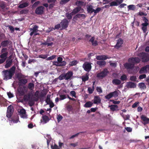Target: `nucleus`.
Here are the masks:
<instances>
[{
	"instance_id": "obj_1",
	"label": "nucleus",
	"mask_w": 149,
	"mask_h": 149,
	"mask_svg": "<svg viewBox=\"0 0 149 149\" xmlns=\"http://www.w3.org/2000/svg\"><path fill=\"white\" fill-rule=\"evenodd\" d=\"M15 67L13 66L9 70H3L2 72L3 79L7 81L11 79L15 73Z\"/></svg>"
},
{
	"instance_id": "obj_2",
	"label": "nucleus",
	"mask_w": 149,
	"mask_h": 149,
	"mask_svg": "<svg viewBox=\"0 0 149 149\" xmlns=\"http://www.w3.org/2000/svg\"><path fill=\"white\" fill-rule=\"evenodd\" d=\"M17 77L19 81V84L20 86L24 85L27 82V79L24 78L25 76L22 73H18L17 74Z\"/></svg>"
},
{
	"instance_id": "obj_3",
	"label": "nucleus",
	"mask_w": 149,
	"mask_h": 149,
	"mask_svg": "<svg viewBox=\"0 0 149 149\" xmlns=\"http://www.w3.org/2000/svg\"><path fill=\"white\" fill-rule=\"evenodd\" d=\"M109 72L107 68H104L100 72L98 73L96 75L97 77L102 79L106 77Z\"/></svg>"
},
{
	"instance_id": "obj_4",
	"label": "nucleus",
	"mask_w": 149,
	"mask_h": 149,
	"mask_svg": "<svg viewBox=\"0 0 149 149\" xmlns=\"http://www.w3.org/2000/svg\"><path fill=\"white\" fill-rule=\"evenodd\" d=\"M138 56L141 58L143 62H146L149 61V57L148 54L145 52L140 53Z\"/></svg>"
},
{
	"instance_id": "obj_5",
	"label": "nucleus",
	"mask_w": 149,
	"mask_h": 149,
	"mask_svg": "<svg viewBox=\"0 0 149 149\" xmlns=\"http://www.w3.org/2000/svg\"><path fill=\"white\" fill-rule=\"evenodd\" d=\"M141 60L138 57H132L128 59V62L134 64V66L135 64L138 63L140 62Z\"/></svg>"
},
{
	"instance_id": "obj_6",
	"label": "nucleus",
	"mask_w": 149,
	"mask_h": 149,
	"mask_svg": "<svg viewBox=\"0 0 149 149\" xmlns=\"http://www.w3.org/2000/svg\"><path fill=\"white\" fill-rule=\"evenodd\" d=\"M45 8L43 6H39L35 10V13L37 15H41L44 12Z\"/></svg>"
},
{
	"instance_id": "obj_7",
	"label": "nucleus",
	"mask_w": 149,
	"mask_h": 149,
	"mask_svg": "<svg viewBox=\"0 0 149 149\" xmlns=\"http://www.w3.org/2000/svg\"><path fill=\"white\" fill-rule=\"evenodd\" d=\"M82 67L84 70L87 72L90 71L91 69V64L87 62L85 63L83 65Z\"/></svg>"
},
{
	"instance_id": "obj_8",
	"label": "nucleus",
	"mask_w": 149,
	"mask_h": 149,
	"mask_svg": "<svg viewBox=\"0 0 149 149\" xmlns=\"http://www.w3.org/2000/svg\"><path fill=\"white\" fill-rule=\"evenodd\" d=\"M69 22L67 19H63L60 23L61 26L63 29L66 28L68 26Z\"/></svg>"
},
{
	"instance_id": "obj_9",
	"label": "nucleus",
	"mask_w": 149,
	"mask_h": 149,
	"mask_svg": "<svg viewBox=\"0 0 149 149\" xmlns=\"http://www.w3.org/2000/svg\"><path fill=\"white\" fill-rule=\"evenodd\" d=\"M31 95V93H29L24 95L23 97V98L25 101H29V104H30V106H32L33 105V104L31 105L30 104V103L32 102L30 100Z\"/></svg>"
},
{
	"instance_id": "obj_10",
	"label": "nucleus",
	"mask_w": 149,
	"mask_h": 149,
	"mask_svg": "<svg viewBox=\"0 0 149 149\" xmlns=\"http://www.w3.org/2000/svg\"><path fill=\"white\" fill-rule=\"evenodd\" d=\"M141 120H142V123L145 125L147 124H149V118L144 115H142L141 117Z\"/></svg>"
},
{
	"instance_id": "obj_11",
	"label": "nucleus",
	"mask_w": 149,
	"mask_h": 149,
	"mask_svg": "<svg viewBox=\"0 0 149 149\" xmlns=\"http://www.w3.org/2000/svg\"><path fill=\"white\" fill-rule=\"evenodd\" d=\"M65 77V80H68L70 79L73 75V73L71 71H69L64 74Z\"/></svg>"
},
{
	"instance_id": "obj_12",
	"label": "nucleus",
	"mask_w": 149,
	"mask_h": 149,
	"mask_svg": "<svg viewBox=\"0 0 149 149\" xmlns=\"http://www.w3.org/2000/svg\"><path fill=\"white\" fill-rule=\"evenodd\" d=\"M123 43V40L122 39L119 38L117 40L116 44L115 46L114 47L117 49H118L122 46Z\"/></svg>"
},
{
	"instance_id": "obj_13",
	"label": "nucleus",
	"mask_w": 149,
	"mask_h": 149,
	"mask_svg": "<svg viewBox=\"0 0 149 149\" xmlns=\"http://www.w3.org/2000/svg\"><path fill=\"white\" fill-rule=\"evenodd\" d=\"M111 57H108L105 55H102L96 56V58L97 60H105L107 59H110Z\"/></svg>"
},
{
	"instance_id": "obj_14",
	"label": "nucleus",
	"mask_w": 149,
	"mask_h": 149,
	"mask_svg": "<svg viewBox=\"0 0 149 149\" xmlns=\"http://www.w3.org/2000/svg\"><path fill=\"white\" fill-rule=\"evenodd\" d=\"M20 117L23 118H27V116L26 114V111L24 109H21L19 112Z\"/></svg>"
},
{
	"instance_id": "obj_15",
	"label": "nucleus",
	"mask_w": 149,
	"mask_h": 149,
	"mask_svg": "<svg viewBox=\"0 0 149 149\" xmlns=\"http://www.w3.org/2000/svg\"><path fill=\"white\" fill-rule=\"evenodd\" d=\"M124 67L127 69H132L134 68V66L133 64H132L131 63L129 62L125 63L124 65Z\"/></svg>"
},
{
	"instance_id": "obj_16",
	"label": "nucleus",
	"mask_w": 149,
	"mask_h": 149,
	"mask_svg": "<svg viewBox=\"0 0 149 149\" xmlns=\"http://www.w3.org/2000/svg\"><path fill=\"white\" fill-rule=\"evenodd\" d=\"M6 64L5 65L6 68H8L10 67L13 63L12 59H7L6 61Z\"/></svg>"
},
{
	"instance_id": "obj_17",
	"label": "nucleus",
	"mask_w": 149,
	"mask_h": 149,
	"mask_svg": "<svg viewBox=\"0 0 149 149\" xmlns=\"http://www.w3.org/2000/svg\"><path fill=\"white\" fill-rule=\"evenodd\" d=\"M126 86L127 88H134L136 87V84L134 82H127Z\"/></svg>"
},
{
	"instance_id": "obj_18",
	"label": "nucleus",
	"mask_w": 149,
	"mask_h": 149,
	"mask_svg": "<svg viewBox=\"0 0 149 149\" xmlns=\"http://www.w3.org/2000/svg\"><path fill=\"white\" fill-rule=\"evenodd\" d=\"M93 103L95 104H99L101 103V99L98 96H95L94 97L93 100Z\"/></svg>"
},
{
	"instance_id": "obj_19",
	"label": "nucleus",
	"mask_w": 149,
	"mask_h": 149,
	"mask_svg": "<svg viewBox=\"0 0 149 149\" xmlns=\"http://www.w3.org/2000/svg\"><path fill=\"white\" fill-rule=\"evenodd\" d=\"M42 118V120H41V122H43L44 124L47 123L49 120V117L46 115L43 116Z\"/></svg>"
},
{
	"instance_id": "obj_20",
	"label": "nucleus",
	"mask_w": 149,
	"mask_h": 149,
	"mask_svg": "<svg viewBox=\"0 0 149 149\" xmlns=\"http://www.w3.org/2000/svg\"><path fill=\"white\" fill-rule=\"evenodd\" d=\"M81 9V6H78L74 9L71 12L73 15H74L80 11Z\"/></svg>"
},
{
	"instance_id": "obj_21",
	"label": "nucleus",
	"mask_w": 149,
	"mask_h": 149,
	"mask_svg": "<svg viewBox=\"0 0 149 149\" xmlns=\"http://www.w3.org/2000/svg\"><path fill=\"white\" fill-rule=\"evenodd\" d=\"M95 38L94 37H92L89 40V41L92 43V45L93 46H96L98 45V42L96 40L94 41Z\"/></svg>"
},
{
	"instance_id": "obj_22",
	"label": "nucleus",
	"mask_w": 149,
	"mask_h": 149,
	"mask_svg": "<svg viewBox=\"0 0 149 149\" xmlns=\"http://www.w3.org/2000/svg\"><path fill=\"white\" fill-rule=\"evenodd\" d=\"M86 17V15L84 14H77L75 16H74L73 19H76L77 18H81L82 19H84Z\"/></svg>"
},
{
	"instance_id": "obj_23",
	"label": "nucleus",
	"mask_w": 149,
	"mask_h": 149,
	"mask_svg": "<svg viewBox=\"0 0 149 149\" xmlns=\"http://www.w3.org/2000/svg\"><path fill=\"white\" fill-rule=\"evenodd\" d=\"M10 42L9 40H4L1 42V45L3 47H6L8 46Z\"/></svg>"
},
{
	"instance_id": "obj_24",
	"label": "nucleus",
	"mask_w": 149,
	"mask_h": 149,
	"mask_svg": "<svg viewBox=\"0 0 149 149\" xmlns=\"http://www.w3.org/2000/svg\"><path fill=\"white\" fill-rule=\"evenodd\" d=\"M48 92V91L47 89H43L40 93V96L41 97H45V96L47 95V93Z\"/></svg>"
},
{
	"instance_id": "obj_25",
	"label": "nucleus",
	"mask_w": 149,
	"mask_h": 149,
	"mask_svg": "<svg viewBox=\"0 0 149 149\" xmlns=\"http://www.w3.org/2000/svg\"><path fill=\"white\" fill-rule=\"evenodd\" d=\"M111 110L113 111L118 110V106L116 105H109Z\"/></svg>"
},
{
	"instance_id": "obj_26",
	"label": "nucleus",
	"mask_w": 149,
	"mask_h": 149,
	"mask_svg": "<svg viewBox=\"0 0 149 149\" xmlns=\"http://www.w3.org/2000/svg\"><path fill=\"white\" fill-rule=\"evenodd\" d=\"M147 70H146V66L142 67L139 71V73L140 74L146 73L147 72Z\"/></svg>"
},
{
	"instance_id": "obj_27",
	"label": "nucleus",
	"mask_w": 149,
	"mask_h": 149,
	"mask_svg": "<svg viewBox=\"0 0 149 149\" xmlns=\"http://www.w3.org/2000/svg\"><path fill=\"white\" fill-rule=\"evenodd\" d=\"M112 83L115 85H119L121 84V81L119 79H114L112 80Z\"/></svg>"
},
{
	"instance_id": "obj_28",
	"label": "nucleus",
	"mask_w": 149,
	"mask_h": 149,
	"mask_svg": "<svg viewBox=\"0 0 149 149\" xmlns=\"http://www.w3.org/2000/svg\"><path fill=\"white\" fill-rule=\"evenodd\" d=\"M97 64L100 67H103L106 65V62L104 61H98L97 62Z\"/></svg>"
},
{
	"instance_id": "obj_29",
	"label": "nucleus",
	"mask_w": 149,
	"mask_h": 149,
	"mask_svg": "<svg viewBox=\"0 0 149 149\" xmlns=\"http://www.w3.org/2000/svg\"><path fill=\"white\" fill-rule=\"evenodd\" d=\"M29 5V3L27 2H24L22 4H20L18 6L19 8H23L27 7Z\"/></svg>"
},
{
	"instance_id": "obj_30",
	"label": "nucleus",
	"mask_w": 149,
	"mask_h": 149,
	"mask_svg": "<svg viewBox=\"0 0 149 149\" xmlns=\"http://www.w3.org/2000/svg\"><path fill=\"white\" fill-rule=\"evenodd\" d=\"M93 103L91 101L87 102L84 104V107L86 108H89L92 107Z\"/></svg>"
},
{
	"instance_id": "obj_31",
	"label": "nucleus",
	"mask_w": 149,
	"mask_h": 149,
	"mask_svg": "<svg viewBox=\"0 0 149 149\" xmlns=\"http://www.w3.org/2000/svg\"><path fill=\"white\" fill-rule=\"evenodd\" d=\"M8 55V52H6L5 53H4L1 54L0 55V57L1 58L5 59V60H6L7 56Z\"/></svg>"
},
{
	"instance_id": "obj_32",
	"label": "nucleus",
	"mask_w": 149,
	"mask_h": 149,
	"mask_svg": "<svg viewBox=\"0 0 149 149\" xmlns=\"http://www.w3.org/2000/svg\"><path fill=\"white\" fill-rule=\"evenodd\" d=\"M38 26L37 25H34L33 26V28L31 29L30 30L31 31H32L35 33L37 32L38 31Z\"/></svg>"
},
{
	"instance_id": "obj_33",
	"label": "nucleus",
	"mask_w": 149,
	"mask_h": 149,
	"mask_svg": "<svg viewBox=\"0 0 149 149\" xmlns=\"http://www.w3.org/2000/svg\"><path fill=\"white\" fill-rule=\"evenodd\" d=\"M82 81L85 82L88 81L89 79L88 75L86 74V75H83L82 76Z\"/></svg>"
},
{
	"instance_id": "obj_34",
	"label": "nucleus",
	"mask_w": 149,
	"mask_h": 149,
	"mask_svg": "<svg viewBox=\"0 0 149 149\" xmlns=\"http://www.w3.org/2000/svg\"><path fill=\"white\" fill-rule=\"evenodd\" d=\"M13 107L12 106L10 105L8 107L7 111L13 113Z\"/></svg>"
},
{
	"instance_id": "obj_35",
	"label": "nucleus",
	"mask_w": 149,
	"mask_h": 149,
	"mask_svg": "<svg viewBox=\"0 0 149 149\" xmlns=\"http://www.w3.org/2000/svg\"><path fill=\"white\" fill-rule=\"evenodd\" d=\"M87 10L88 12L90 13H92L94 11V10L93 9L92 6H89L87 8Z\"/></svg>"
},
{
	"instance_id": "obj_36",
	"label": "nucleus",
	"mask_w": 149,
	"mask_h": 149,
	"mask_svg": "<svg viewBox=\"0 0 149 149\" xmlns=\"http://www.w3.org/2000/svg\"><path fill=\"white\" fill-rule=\"evenodd\" d=\"M128 8L129 10H134L136 9V7L134 5H130L128 6Z\"/></svg>"
},
{
	"instance_id": "obj_37",
	"label": "nucleus",
	"mask_w": 149,
	"mask_h": 149,
	"mask_svg": "<svg viewBox=\"0 0 149 149\" xmlns=\"http://www.w3.org/2000/svg\"><path fill=\"white\" fill-rule=\"evenodd\" d=\"M111 94H112V97H117L118 96V91H115L113 92H111Z\"/></svg>"
},
{
	"instance_id": "obj_38",
	"label": "nucleus",
	"mask_w": 149,
	"mask_h": 149,
	"mask_svg": "<svg viewBox=\"0 0 149 149\" xmlns=\"http://www.w3.org/2000/svg\"><path fill=\"white\" fill-rule=\"evenodd\" d=\"M139 87L141 89H144L146 88V86L144 83H141L139 84Z\"/></svg>"
},
{
	"instance_id": "obj_39",
	"label": "nucleus",
	"mask_w": 149,
	"mask_h": 149,
	"mask_svg": "<svg viewBox=\"0 0 149 149\" xmlns=\"http://www.w3.org/2000/svg\"><path fill=\"white\" fill-rule=\"evenodd\" d=\"M84 2L82 1H77L75 3V5L78 6H82L83 5Z\"/></svg>"
},
{
	"instance_id": "obj_40",
	"label": "nucleus",
	"mask_w": 149,
	"mask_h": 149,
	"mask_svg": "<svg viewBox=\"0 0 149 149\" xmlns=\"http://www.w3.org/2000/svg\"><path fill=\"white\" fill-rule=\"evenodd\" d=\"M94 89V86H92V88L89 87L88 88V93L89 94H92L93 93V92Z\"/></svg>"
},
{
	"instance_id": "obj_41",
	"label": "nucleus",
	"mask_w": 149,
	"mask_h": 149,
	"mask_svg": "<svg viewBox=\"0 0 149 149\" xmlns=\"http://www.w3.org/2000/svg\"><path fill=\"white\" fill-rule=\"evenodd\" d=\"M78 63V62L76 60H74L71 62H70L69 64V65L70 66H73L75 65Z\"/></svg>"
},
{
	"instance_id": "obj_42",
	"label": "nucleus",
	"mask_w": 149,
	"mask_h": 149,
	"mask_svg": "<svg viewBox=\"0 0 149 149\" xmlns=\"http://www.w3.org/2000/svg\"><path fill=\"white\" fill-rule=\"evenodd\" d=\"M59 100H63L67 98L66 96L65 95L61 94L59 95Z\"/></svg>"
},
{
	"instance_id": "obj_43",
	"label": "nucleus",
	"mask_w": 149,
	"mask_h": 149,
	"mask_svg": "<svg viewBox=\"0 0 149 149\" xmlns=\"http://www.w3.org/2000/svg\"><path fill=\"white\" fill-rule=\"evenodd\" d=\"M120 79L122 81H126L127 79V76L125 74H123L121 76Z\"/></svg>"
},
{
	"instance_id": "obj_44",
	"label": "nucleus",
	"mask_w": 149,
	"mask_h": 149,
	"mask_svg": "<svg viewBox=\"0 0 149 149\" xmlns=\"http://www.w3.org/2000/svg\"><path fill=\"white\" fill-rule=\"evenodd\" d=\"M72 13H67L66 14V17L68 19H71L72 18V16L73 15Z\"/></svg>"
},
{
	"instance_id": "obj_45",
	"label": "nucleus",
	"mask_w": 149,
	"mask_h": 149,
	"mask_svg": "<svg viewBox=\"0 0 149 149\" xmlns=\"http://www.w3.org/2000/svg\"><path fill=\"white\" fill-rule=\"evenodd\" d=\"M34 84L31 83H29L28 87L30 90H32L33 88L34 87Z\"/></svg>"
},
{
	"instance_id": "obj_46",
	"label": "nucleus",
	"mask_w": 149,
	"mask_h": 149,
	"mask_svg": "<svg viewBox=\"0 0 149 149\" xmlns=\"http://www.w3.org/2000/svg\"><path fill=\"white\" fill-rule=\"evenodd\" d=\"M130 80L133 81H136L137 78L136 76H132L130 77Z\"/></svg>"
},
{
	"instance_id": "obj_47",
	"label": "nucleus",
	"mask_w": 149,
	"mask_h": 149,
	"mask_svg": "<svg viewBox=\"0 0 149 149\" xmlns=\"http://www.w3.org/2000/svg\"><path fill=\"white\" fill-rule=\"evenodd\" d=\"M48 55L46 54H40L39 55V57L43 59H46L47 58Z\"/></svg>"
},
{
	"instance_id": "obj_48",
	"label": "nucleus",
	"mask_w": 149,
	"mask_h": 149,
	"mask_svg": "<svg viewBox=\"0 0 149 149\" xmlns=\"http://www.w3.org/2000/svg\"><path fill=\"white\" fill-rule=\"evenodd\" d=\"M59 79L60 80H62L64 79L65 80V76L64 74H62L60 75L58 77Z\"/></svg>"
},
{
	"instance_id": "obj_49",
	"label": "nucleus",
	"mask_w": 149,
	"mask_h": 149,
	"mask_svg": "<svg viewBox=\"0 0 149 149\" xmlns=\"http://www.w3.org/2000/svg\"><path fill=\"white\" fill-rule=\"evenodd\" d=\"M110 6H117L118 5V3H117V2L115 1H113L111 2L110 3Z\"/></svg>"
},
{
	"instance_id": "obj_50",
	"label": "nucleus",
	"mask_w": 149,
	"mask_h": 149,
	"mask_svg": "<svg viewBox=\"0 0 149 149\" xmlns=\"http://www.w3.org/2000/svg\"><path fill=\"white\" fill-rule=\"evenodd\" d=\"M70 94L72 97H74L75 98L76 97V93L75 91H71L70 93Z\"/></svg>"
},
{
	"instance_id": "obj_51",
	"label": "nucleus",
	"mask_w": 149,
	"mask_h": 149,
	"mask_svg": "<svg viewBox=\"0 0 149 149\" xmlns=\"http://www.w3.org/2000/svg\"><path fill=\"white\" fill-rule=\"evenodd\" d=\"M112 97V95L111 93H109V94L105 96V98L107 99H109Z\"/></svg>"
},
{
	"instance_id": "obj_52",
	"label": "nucleus",
	"mask_w": 149,
	"mask_h": 149,
	"mask_svg": "<svg viewBox=\"0 0 149 149\" xmlns=\"http://www.w3.org/2000/svg\"><path fill=\"white\" fill-rule=\"evenodd\" d=\"M56 57V55H53L51 56L48 57L46 59V60L47 61L48 60H52L54 59Z\"/></svg>"
},
{
	"instance_id": "obj_53",
	"label": "nucleus",
	"mask_w": 149,
	"mask_h": 149,
	"mask_svg": "<svg viewBox=\"0 0 149 149\" xmlns=\"http://www.w3.org/2000/svg\"><path fill=\"white\" fill-rule=\"evenodd\" d=\"M110 101L113 102V103L115 104H118L120 103V101H115L113 100H110Z\"/></svg>"
},
{
	"instance_id": "obj_54",
	"label": "nucleus",
	"mask_w": 149,
	"mask_h": 149,
	"mask_svg": "<svg viewBox=\"0 0 149 149\" xmlns=\"http://www.w3.org/2000/svg\"><path fill=\"white\" fill-rule=\"evenodd\" d=\"M6 6V5L4 2H3L0 4V7L2 9H4Z\"/></svg>"
},
{
	"instance_id": "obj_55",
	"label": "nucleus",
	"mask_w": 149,
	"mask_h": 149,
	"mask_svg": "<svg viewBox=\"0 0 149 149\" xmlns=\"http://www.w3.org/2000/svg\"><path fill=\"white\" fill-rule=\"evenodd\" d=\"M63 117L62 116L60 115H58L57 119V121L58 122H60L62 119Z\"/></svg>"
},
{
	"instance_id": "obj_56",
	"label": "nucleus",
	"mask_w": 149,
	"mask_h": 149,
	"mask_svg": "<svg viewBox=\"0 0 149 149\" xmlns=\"http://www.w3.org/2000/svg\"><path fill=\"white\" fill-rule=\"evenodd\" d=\"M70 0H61L60 2V4L62 5L65 4L68 2Z\"/></svg>"
},
{
	"instance_id": "obj_57",
	"label": "nucleus",
	"mask_w": 149,
	"mask_h": 149,
	"mask_svg": "<svg viewBox=\"0 0 149 149\" xmlns=\"http://www.w3.org/2000/svg\"><path fill=\"white\" fill-rule=\"evenodd\" d=\"M101 10V8H97L95 10H94V13L95 14H96V13L99 12Z\"/></svg>"
},
{
	"instance_id": "obj_58",
	"label": "nucleus",
	"mask_w": 149,
	"mask_h": 149,
	"mask_svg": "<svg viewBox=\"0 0 149 149\" xmlns=\"http://www.w3.org/2000/svg\"><path fill=\"white\" fill-rule=\"evenodd\" d=\"M139 102H135L132 106V107L133 108H134L137 107L139 105Z\"/></svg>"
},
{
	"instance_id": "obj_59",
	"label": "nucleus",
	"mask_w": 149,
	"mask_h": 149,
	"mask_svg": "<svg viewBox=\"0 0 149 149\" xmlns=\"http://www.w3.org/2000/svg\"><path fill=\"white\" fill-rule=\"evenodd\" d=\"M13 114V113H10L7 111L6 116L7 117L10 119V118H11L10 117L12 116Z\"/></svg>"
},
{
	"instance_id": "obj_60",
	"label": "nucleus",
	"mask_w": 149,
	"mask_h": 149,
	"mask_svg": "<svg viewBox=\"0 0 149 149\" xmlns=\"http://www.w3.org/2000/svg\"><path fill=\"white\" fill-rule=\"evenodd\" d=\"M9 121H10L11 122H13L14 123H17L18 122V119H17V120H15L13 118H10V119H9Z\"/></svg>"
},
{
	"instance_id": "obj_61",
	"label": "nucleus",
	"mask_w": 149,
	"mask_h": 149,
	"mask_svg": "<svg viewBox=\"0 0 149 149\" xmlns=\"http://www.w3.org/2000/svg\"><path fill=\"white\" fill-rule=\"evenodd\" d=\"M40 1H37L36 2L32 5V7L34 8L37 6L40 3Z\"/></svg>"
},
{
	"instance_id": "obj_62",
	"label": "nucleus",
	"mask_w": 149,
	"mask_h": 149,
	"mask_svg": "<svg viewBox=\"0 0 149 149\" xmlns=\"http://www.w3.org/2000/svg\"><path fill=\"white\" fill-rule=\"evenodd\" d=\"M7 94L8 97L9 98H11L14 97L13 94L10 92L7 93Z\"/></svg>"
},
{
	"instance_id": "obj_63",
	"label": "nucleus",
	"mask_w": 149,
	"mask_h": 149,
	"mask_svg": "<svg viewBox=\"0 0 149 149\" xmlns=\"http://www.w3.org/2000/svg\"><path fill=\"white\" fill-rule=\"evenodd\" d=\"M51 148L52 149H59L58 146L56 144H55L54 146L52 145L51 146Z\"/></svg>"
},
{
	"instance_id": "obj_64",
	"label": "nucleus",
	"mask_w": 149,
	"mask_h": 149,
	"mask_svg": "<svg viewBox=\"0 0 149 149\" xmlns=\"http://www.w3.org/2000/svg\"><path fill=\"white\" fill-rule=\"evenodd\" d=\"M97 91L100 93H102V90L101 87H97L96 88Z\"/></svg>"
}]
</instances>
